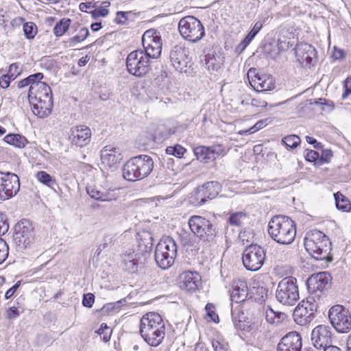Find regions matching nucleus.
<instances>
[{"label": "nucleus", "mask_w": 351, "mask_h": 351, "mask_svg": "<svg viewBox=\"0 0 351 351\" xmlns=\"http://www.w3.org/2000/svg\"><path fill=\"white\" fill-rule=\"evenodd\" d=\"M305 158L307 161L315 162L316 160L319 159V154L316 151L307 149L306 153L305 154Z\"/></svg>", "instance_id": "nucleus-55"}, {"label": "nucleus", "mask_w": 351, "mask_h": 351, "mask_svg": "<svg viewBox=\"0 0 351 351\" xmlns=\"http://www.w3.org/2000/svg\"><path fill=\"white\" fill-rule=\"evenodd\" d=\"M23 32L27 39H32L36 36L37 28L32 22H27L23 25Z\"/></svg>", "instance_id": "nucleus-39"}, {"label": "nucleus", "mask_w": 351, "mask_h": 351, "mask_svg": "<svg viewBox=\"0 0 351 351\" xmlns=\"http://www.w3.org/2000/svg\"><path fill=\"white\" fill-rule=\"evenodd\" d=\"M20 284H21L20 281H18L16 284H14L11 288H10L5 292V299H9V298H10L14 295L15 291L19 287Z\"/></svg>", "instance_id": "nucleus-57"}, {"label": "nucleus", "mask_w": 351, "mask_h": 351, "mask_svg": "<svg viewBox=\"0 0 351 351\" xmlns=\"http://www.w3.org/2000/svg\"><path fill=\"white\" fill-rule=\"evenodd\" d=\"M36 177L40 182L51 189H54V186L57 185L56 179L44 171H38Z\"/></svg>", "instance_id": "nucleus-34"}, {"label": "nucleus", "mask_w": 351, "mask_h": 351, "mask_svg": "<svg viewBox=\"0 0 351 351\" xmlns=\"http://www.w3.org/2000/svg\"><path fill=\"white\" fill-rule=\"evenodd\" d=\"M295 51L298 61L303 66L310 67L316 63L317 51L311 45L300 43L296 45Z\"/></svg>", "instance_id": "nucleus-18"}, {"label": "nucleus", "mask_w": 351, "mask_h": 351, "mask_svg": "<svg viewBox=\"0 0 351 351\" xmlns=\"http://www.w3.org/2000/svg\"><path fill=\"white\" fill-rule=\"evenodd\" d=\"M8 245L6 242L0 237V264L8 257L9 253Z\"/></svg>", "instance_id": "nucleus-46"}, {"label": "nucleus", "mask_w": 351, "mask_h": 351, "mask_svg": "<svg viewBox=\"0 0 351 351\" xmlns=\"http://www.w3.org/2000/svg\"><path fill=\"white\" fill-rule=\"evenodd\" d=\"M20 68L18 63H12L9 66L8 73H14L16 75H19L20 73Z\"/></svg>", "instance_id": "nucleus-64"}, {"label": "nucleus", "mask_w": 351, "mask_h": 351, "mask_svg": "<svg viewBox=\"0 0 351 351\" xmlns=\"http://www.w3.org/2000/svg\"><path fill=\"white\" fill-rule=\"evenodd\" d=\"M143 52L152 59L158 58L162 51V42L160 33L156 29H149L145 31L142 36Z\"/></svg>", "instance_id": "nucleus-15"}, {"label": "nucleus", "mask_w": 351, "mask_h": 351, "mask_svg": "<svg viewBox=\"0 0 351 351\" xmlns=\"http://www.w3.org/2000/svg\"><path fill=\"white\" fill-rule=\"evenodd\" d=\"M336 207L338 210L348 212L351 208L350 200L340 192L334 194Z\"/></svg>", "instance_id": "nucleus-33"}, {"label": "nucleus", "mask_w": 351, "mask_h": 351, "mask_svg": "<svg viewBox=\"0 0 351 351\" xmlns=\"http://www.w3.org/2000/svg\"><path fill=\"white\" fill-rule=\"evenodd\" d=\"M211 154L214 156V160L220 156L226 154L225 147L221 144H214L210 147Z\"/></svg>", "instance_id": "nucleus-42"}, {"label": "nucleus", "mask_w": 351, "mask_h": 351, "mask_svg": "<svg viewBox=\"0 0 351 351\" xmlns=\"http://www.w3.org/2000/svg\"><path fill=\"white\" fill-rule=\"evenodd\" d=\"M140 334L148 345L159 346L165 335V325L161 316L154 312L144 315L141 319Z\"/></svg>", "instance_id": "nucleus-1"}, {"label": "nucleus", "mask_w": 351, "mask_h": 351, "mask_svg": "<svg viewBox=\"0 0 351 351\" xmlns=\"http://www.w3.org/2000/svg\"><path fill=\"white\" fill-rule=\"evenodd\" d=\"M251 104L255 107H266L267 103L265 100H262L258 98L252 99L251 101Z\"/></svg>", "instance_id": "nucleus-62"}, {"label": "nucleus", "mask_w": 351, "mask_h": 351, "mask_svg": "<svg viewBox=\"0 0 351 351\" xmlns=\"http://www.w3.org/2000/svg\"><path fill=\"white\" fill-rule=\"evenodd\" d=\"M89 35V31L87 28L83 27L80 29L77 35L71 38L69 41L71 43H80L84 40Z\"/></svg>", "instance_id": "nucleus-45"}, {"label": "nucleus", "mask_w": 351, "mask_h": 351, "mask_svg": "<svg viewBox=\"0 0 351 351\" xmlns=\"http://www.w3.org/2000/svg\"><path fill=\"white\" fill-rule=\"evenodd\" d=\"M95 5L91 2L81 3L80 4V10L84 12H88V9L95 8Z\"/></svg>", "instance_id": "nucleus-63"}, {"label": "nucleus", "mask_w": 351, "mask_h": 351, "mask_svg": "<svg viewBox=\"0 0 351 351\" xmlns=\"http://www.w3.org/2000/svg\"><path fill=\"white\" fill-rule=\"evenodd\" d=\"M322 155L319 156V160L322 162L328 163L330 162L331 158L333 156L332 152L331 149H324L323 148Z\"/></svg>", "instance_id": "nucleus-54"}, {"label": "nucleus", "mask_w": 351, "mask_h": 351, "mask_svg": "<svg viewBox=\"0 0 351 351\" xmlns=\"http://www.w3.org/2000/svg\"><path fill=\"white\" fill-rule=\"evenodd\" d=\"M169 58L172 66L180 73H189L193 65L189 48L180 44L171 49Z\"/></svg>", "instance_id": "nucleus-12"}, {"label": "nucleus", "mask_w": 351, "mask_h": 351, "mask_svg": "<svg viewBox=\"0 0 351 351\" xmlns=\"http://www.w3.org/2000/svg\"><path fill=\"white\" fill-rule=\"evenodd\" d=\"M265 259V252L263 247L257 245L247 246L243 252L242 261L244 267L250 271H257L263 266Z\"/></svg>", "instance_id": "nucleus-14"}, {"label": "nucleus", "mask_w": 351, "mask_h": 351, "mask_svg": "<svg viewBox=\"0 0 351 351\" xmlns=\"http://www.w3.org/2000/svg\"><path fill=\"white\" fill-rule=\"evenodd\" d=\"M276 298L283 305L293 306L299 300L296 278L289 276L281 280L277 287Z\"/></svg>", "instance_id": "nucleus-8"}, {"label": "nucleus", "mask_w": 351, "mask_h": 351, "mask_svg": "<svg viewBox=\"0 0 351 351\" xmlns=\"http://www.w3.org/2000/svg\"><path fill=\"white\" fill-rule=\"evenodd\" d=\"M154 168V161L148 155H139L126 162L123 168V178L134 182L147 177Z\"/></svg>", "instance_id": "nucleus-4"}, {"label": "nucleus", "mask_w": 351, "mask_h": 351, "mask_svg": "<svg viewBox=\"0 0 351 351\" xmlns=\"http://www.w3.org/2000/svg\"><path fill=\"white\" fill-rule=\"evenodd\" d=\"M328 318L338 332H348L351 329L350 313L341 305L331 307L328 312Z\"/></svg>", "instance_id": "nucleus-13"}, {"label": "nucleus", "mask_w": 351, "mask_h": 351, "mask_svg": "<svg viewBox=\"0 0 351 351\" xmlns=\"http://www.w3.org/2000/svg\"><path fill=\"white\" fill-rule=\"evenodd\" d=\"M248 294L247 282L243 280L234 281L232 286L230 298L232 301L239 303L243 302Z\"/></svg>", "instance_id": "nucleus-27"}, {"label": "nucleus", "mask_w": 351, "mask_h": 351, "mask_svg": "<svg viewBox=\"0 0 351 351\" xmlns=\"http://www.w3.org/2000/svg\"><path fill=\"white\" fill-rule=\"evenodd\" d=\"M315 104L322 106V110L328 112H332L335 108L333 101L324 98H319Z\"/></svg>", "instance_id": "nucleus-40"}, {"label": "nucleus", "mask_w": 351, "mask_h": 351, "mask_svg": "<svg viewBox=\"0 0 351 351\" xmlns=\"http://www.w3.org/2000/svg\"><path fill=\"white\" fill-rule=\"evenodd\" d=\"M332 331L328 326L319 325L311 332V341L316 349L323 350L332 346Z\"/></svg>", "instance_id": "nucleus-17"}, {"label": "nucleus", "mask_w": 351, "mask_h": 351, "mask_svg": "<svg viewBox=\"0 0 351 351\" xmlns=\"http://www.w3.org/2000/svg\"><path fill=\"white\" fill-rule=\"evenodd\" d=\"M315 309V305L307 300L306 302L302 301V304H300L295 308L294 311V316L295 317H299L300 318V322H311L314 317V311Z\"/></svg>", "instance_id": "nucleus-25"}, {"label": "nucleus", "mask_w": 351, "mask_h": 351, "mask_svg": "<svg viewBox=\"0 0 351 351\" xmlns=\"http://www.w3.org/2000/svg\"><path fill=\"white\" fill-rule=\"evenodd\" d=\"M186 152V149L180 145L175 146H169L166 148V153L169 155L174 156L178 158L183 156Z\"/></svg>", "instance_id": "nucleus-38"}, {"label": "nucleus", "mask_w": 351, "mask_h": 351, "mask_svg": "<svg viewBox=\"0 0 351 351\" xmlns=\"http://www.w3.org/2000/svg\"><path fill=\"white\" fill-rule=\"evenodd\" d=\"M332 277L328 272H320L311 276L307 280V286L309 290L313 291L327 289L330 286Z\"/></svg>", "instance_id": "nucleus-21"}, {"label": "nucleus", "mask_w": 351, "mask_h": 351, "mask_svg": "<svg viewBox=\"0 0 351 351\" xmlns=\"http://www.w3.org/2000/svg\"><path fill=\"white\" fill-rule=\"evenodd\" d=\"M205 310L206 311L207 316L209 317L213 322H217L219 321L218 315L215 313V306L211 303H208L206 305Z\"/></svg>", "instance_id": "nucleus-49"}, {"label": "nucleus", "mask_w": 351, "mask_h": 351, "mask_svg": "<svg viewBox=\"0 0 351 351\" xmlns=\"http://www.w3.org/2000/svg\"><path fill=\"white\" fill-rule=\"evenodd\" d=\"M300 141V138L295 134L287 136L282 139V143L291 149L297 147Z\"/></svg>", "instance_id": "nucleus-37"}, {"label": "nucleus", "mask_w": 351, "mask_h": 351, "mask_svg": "<svg viewBox=\"0 0 351 351\" xmlns=\"http://www.w3.org/2000/svg\"><path fill=\"white\" fill-rule=\"evenodd\" d=\"M102 6L95 8L94 10L90 12L91 15L94 19H97L101 16L105 17L108 14L109 11L108 8L110 5V2L104 1L102 3Z\"/></svg>", "instance_id": "nucleus-36"}, {"label": "nucleus", "mask_w": 351, "mask_h": 351, "mask_svg": "<svg viewBox=\"0 0 351 351\" xmlns=\"http://www.w3.org/2000/svg\"><path fill=\"white\" fill-rule=\"evenodd\" d=\"M10 84V78L8 75H2L0 77V86L2 88H7L9 87Z\"/></svg>", "instance_id": "nucleus-61"}, {"label": "nucleus", "mask_w": 351, "mask_h": 351, "mask_svg": "<svg viewBox=\"0 0 351 351\" xmlns=\"http://www.w3.org/2000/svg\"><path fill=\"white\" fill-rule=\"evenodd\" d=\"M43 77L44 75L42 73H36L26 77L29 83V88H32L34 86H36L37 84L44 83L40 81Z\"/></svg>", "instance_id": "nucleus-44"}, {"label": "nucleus", "mask_w": 351, "mask_h": 351, "mask_svg": "<svg viewBox=\"0 0 351 351\" xmlns=\"http://www.w3.org/2000/svg\"><path fill=\"white\" fill-rule=\"evenodd\" d=\"M115 241L114 237L112 234L106 235L102 241V243L100 244L102 247V249H106L112 245H114Z\"/></svg>", "instance_id": "nucleus-52"}, {"label": "nucleus", "mask_w": 351, "mask_h": 351, "mask_svg": "<svg viewBox=\"0 0 351 351\" xmlns=\"http://www.w3.org/2000/svg\"><path fill=\"white\" fill-rule=\"evenodd\" d=\"M306 140L308 143L313 145L314 147L317 149H322L323 147V145L321 143L317 142V140L312 136H306Z\"/></svg>", "instance_id": "nucleus-58"}, {"label": "nucleus", "mask_w": 351, "mask_h": 351, "mask_svg": "<svg viewBox=\"0 0 351 351\" xmlns=\"http://www.w3.org/2000/svg\"><path fill=\"white\" fill-rule=\"evenodd\" d=\"M212 346L215 351H227L228 345L219 341H213Z\"/></svg>", "instance_id": "nucleus-56"}, {"label": "nucleus", "mask_w": 351, "mask_h": 351, "mask_svg": "<svg viewBox=\"0 0 351 351\" xmlns=\"http://www.w3.org/2000/svg\"><path fill=\"white\" fill-rule=\"evenodd\" d=\"M246 215L243 213H236L232 214L229 217V223L232 226H239L242 223L243 219H245Z\"/></svg>", "instance_id": "nucleus-43"}, {"label": "nucleus", "mask_w": 351, "mask_h": 351, "mask_svg": "<svg viewBox=\"0 0 351 351\" xmlns=\"http://www.w3.org/2000/svg\"><path fill=\"white\" fill-rule=\"evenodd\" d=\"M178 29L181 36L192 43L200 40L205 34L202 23L193 16L182 18L179 22Z\"/></svg>", "instance_id": "nucleus-10"}, {"label": "nucleus", "mask_w": 351, "mask_h": 351, "mask_svg": "<svg viewBox=\"0 0 351 351\" xmlns=\"http://www.w3.org/2000/svg\"><path fill=\"white\" fill-rule=\"evenodd\" d=\"M71 21L69 19L63 18L60 20L53 27V34L56 37L62 36L68 29Z\"/></svg>", "instance_id": "nucleus-35"}, {"label": "nucleus", "mask_w": 351, "mask_h": 351, "mask_svg": "<svg viewBox=\"0 0 351 351\" xmlns=\"http://www.w3.org/2000/svg\"><path fill=\"white\" fill-rule=\"evenodd\" d=\"M265 125H266V123H265V121H259L253 127L250 128L247 130H241L239 133L240 134H253L255 132L262 129Z\"/></svg>", "instance_id": "nucleus-48"}, {"label": "nucleus", "mask_w": 351, "mask_h": 351, "mask_svg": "<svg viewBox=\"0 0 351 351\" xmlns=\"http://www.w3.org/2000/svg\"><path fill=\"white\" fill-rule=\"evenodd\" d=\"M86 192L91 198L101 202L116 200L119 196L115 189H111L101 191L94 186H87Z\"/></svg>", "instance_id": "nucleus-24"}, {"label": "nucleus", "mask_w": 351, "mask_h": 351, "mask_svg": "<svg viewBox=\"0 0 351 351\" xmlns=\"http://www.w3.org/2000/svg\"><path fill=\"white\" fill-rule=\"evenodd\" d=\"M193 152L197 158L204 163L214 160V156L211 154L210 147L198 146L194 148Z\"/></svg>", "instance_id": "nucleus-31"}, {"label": "nucleus", "mask_w": 351, "mask_h": 351, "mask_svg": "<svg viewBox=\"0 0 351 351\" xmlns=\"http://www.w3.org/2000/svg\"><path fill=\"white\" fill-rule=\"evenodd\" d=\"M182 288L189 291L197 290L202 285L201 276L197 272L186 271L181 275Z\"/></svg>", "instance_id": "nucleus-23"}, {"label": "nucleus", "mask_w": 351, "mask_h": 351, "mask_svg": "<svg viewBox=\"0 0 351 351\" xmlns=\"http://www.w3.org/2000/svg\"><path fill=\"white\" fill-rule=\"evenodd\" d=\"M97 333L102 337V339L104 342H108L110 339L112 330L107 326L106 324L102 323L97 330Z\"/></svg>", "instance_id": "nucleus-41"}, {"label": "nucleus", "mask_w": 351, "mask_h": 351, "mask_svg": "<svg viewBox=\"0 0 351 351\" xmlns=\"http://www.w3.org/2000/svg\"><path fill=\"white\" fill-rule=\"evenodd\" d=\"M177 255V245L173 238L167 237L161 239L155 249V261L161 269L169 268Z\"/></svg>", "instance_id": "nucleus-6"}, {"label": "nucleus", "mask_w": 351, "mask_h": 351, "mask_svg": "<svg viewBox=\"0 0 351 351\" xmlns=\"http://www.w3.org/2000/svg\"><path fill=\"white\" fill-rule=\"evenodd\" d=\"M13 241L17 251H23L34 243L35 229L28 220L23 219L16 224Z\"/></svg>", "instance_id": "nucleus-9"}, {"label": "nucleus", "mask_w": 351, "mask_h": 351, "mask_svg": "<svg viewBox=\"0 0 351 351\" xmlns=\"http://www.w3.org/2000/svg\"><path fill=\"white\" fill-rule=\"evenodd\" d=\"M19 315V312L16 307L12 306V307H10L8 309L7 316L9 319H14V318L17 317Z\"/></svg>", "instance_id": "nucleus-59"}, {"label": "nucleus", "mask_w": 351, "mask_h": 351, "mask_svg": "<svg viewBox=\"0 0 351 351\" xmlns=\"http://www.w3.org/2000/svg\"><path fill=\"white\" fill-rule=\"evenodd\" d=\"M255 79L252 80V86L258 92H265L275 88L274 81L272 77L265 74H256Z\"/></svg>", "instance_id": "nucleus-28"}, {"label": "nucleus", "mask_w": 351, "mask_h": 351, "mask_svg": "<svg viewBox=\"0 0 351 351\" xmlns=\"http://www.w3.org/2000/svg\"><path fill=\"white\" fill-rule=\"evenodd\" d=\"M100 153L102 164L108 167L116 166L123 158L120 149L112 145L104 147Z\"/></svg>", "instance_id": "nucleus-20"}, {"label": "nucleus", "mask_w": 351, "mask_h": 351, "mask_svg": "<svg viewBox=\"0 0 351 351\" xmlns=\"http://www.w3.org/2000/svg\"><path fill=\"white\" fill-rule=\"evenodd\" d=\"M72 143L77 146L84 147L90 141L91 132L85 125L76 126L71 130Z\"/></svg>", "instance_id": "nucleus-22"}, {"label": "nucleus", "mask_w": 351, "mask_h": 351, "mask_svg": "<svg viewBox=\"0 0 351 351\" xmlns=\"http://www.w3.org/2000/svg\"><path fill=\"white\" fill-rule=\"evenodd\" d=\"M304 247L306 252L317 261H324L326 264L332 261L330 254L332 243L329 238L319 230H313L306 234Z\"/></svg>", "instance_id": "nucleus-2"}, {"label": "nucleus", "mask_w": 351, "mask_h": 351, "mask_svg": "<svg viewBox=\"0 0 351 351\" xmlns=\"http://www.w3.org/2000/svg\"><path fill=\"white\" fill-rule=\"evenodd\" d=\"M95 301V295L93 293H88L84 295L82 300V304L86 307H92Z\"/></svg>", "instance_id": "nucleus-53"}, {"label": "nucleus", "mask_w": 351, "mask_h": 351, "mask_svg": "<svg viewBox=\"0 0 351 351\" xmlns=\"http://www.w3.org/2000/svg\"><path fill=\"white\" fill-rule=\"evenodd\" d=\"M20 189L19 178L13 173L0 171V200L14 196Z\"/></svg>", "instance_id": "nucleus-16"}, {"label": "nucleus", "mask_w": 351, "mask_h": 351, "mask_svg": "<svg viewBox=\"0 0 351 351\" xmlns=\"http://www.w3.org/2000/svg\"><path fill=\"white\" fill-rule=\"evenodd\" d=\"M243 318H244V314L242 313L239 315V319L237 320L236 318H233V322L237 328L244 330L246 328H248L250 325L248 324L249 322L245 324V322L242 320Z\"/></svg>", "instance_id": "nucleus-51"}, {"label": "nucleus", "mask_w": 351, "mask_h": 351, "mask_svg": "<svg viewBox=\"0 0 351 351\" xmlns=\"http://www.w3.org/2000/svg\"><path fill=\"white\" fill-rule=\"evenodd\" d=\"M215 61L216 60L213 57L205 56V67L208 71L217 70L220 66Z\"/></svg>", "instance_id": "nucleus-47"}, {"label": "nucleus", "mask_w": 351, "mask_h": 351, "mask_svg": "<svg viewBox=\"0 0 351 351\" xmlns=\"http://www.w3.org/2000/svg\"><path fill=\"white\" fill-rule=\"evenodd\" d=\"M3 141L11 145H13L18 148H23L27 144L28 141L27 138L19 134H7Z\"/></svg>", "instance_id": "nucleus-30"}, {"label": "nucleus", "mask_w": 351, "mask_h": 351, "mask_svg": "<svg viewBox=\"0 0 351 351\" xmlns=\"http://www.w3.org/2000/svg\"><path fill=\"white\" fill-rule=\"evenodd\" d=\"M29 103L32 106V112L39 117H45L51 112L53 100L36 99V101H29Z\"/></svg>", "instance_id": "nucleus-29"}, {"label": "nucleus", "mask_w": 351, "mask_h": 351, "mask_svg": "<svg viewBox=\"0 0 351 351\" xmlns=\"http://www.w3.org/2000/svg\"><path fill=\"white\" fill-rule=\"evenodd\" d=\"M267 231L276 242L289 245L293 243L296 235L295 224L287 216H274L269 221Z\"/></svg>", "instance_id": "nucleus-3"}, {"label": "nucleus", "mask_w": 351, "mask_h": 351, "mask_svg": "<svg viewBox=\"0 0 351 351\" xmlns=\"http://www.w3.org/2000/svg\"><path fill=\"white\" fill-rule=\"evenodd\" d=\"M221 190L219 182H208L197 186L190 196V202L195 206H200L209 199L215 198Z\"/></svg>", "instance_id": "nucleus-11"}, {"label": "nucleus", "mask_w": 351, "mask_h": 351, "mask_svg": "<svg viewBox=\"0 0 351 351\" xmlns=\"http://www.w3.org/2000/svg\"><path fill=\"white\" fill-rule=\"evenodd\" d=\"M151 59L142 49L130 52L126 58L128 73L138 77L145 76L151 71Z\"/></svg>", "instance_id": "nucleus-7"}, {"label": "nucleus", "mask_w": 351, "mask_h": 351, "mask_svg": "<svg viewBox=\"0 0 351 351\" xmlns=\"http://www.w3.org/2000/svg\"><path fill=\"white\" fill-rule=\"evenodd\" d=\"M188 224L193 234L203 243L210 245L216 242L219 229L208 219L199 215H192L189 219Z\"/></svg>", "instance_id": "nucleus-5"}, {"label": "nucleus", "mask_w": 351, "mask_h": 351, "mask_svg": "<svg viewBox=\"0 0 351 351\" xmlns=\"http://www.w3.org/2000/svg\"><path fill=\"white\" fill-rule=\"evenodd\" d=\"M46 91L51 92V88L45 82L37 84L36 86H33L32 88H29V101L32 100L36 101V98L40 97L42 95L41 94H44Z\"/></svg>", "instance_id": "nucleus-32"}, {"label": "nucleus", "mask_w": 351, "mask_h": 351, "mask_svg": "<svg viewBox=\"0 0 351 351\" xmlns=\"http://www.w3.org/2000/svg\"><path fill=\"white\" fill-rule=\"evenodd\" d=\"M276 311L274 309H272L270 306H267L265 310V318L267 322L276 324Z\"/></svg>", "instance_id": "nucleus-50"}, {"label": "nucleus", "mask_w": 351, "mask_h": 351, "mask_svg": "<svg viewBox=\"0 0 351 351\" xmlns=\"http://www.w3.org/2000/svg\"><path fill=\"white\" fill-rule=\"evenodd\" d=\"M142 263L140 254L135 253L134 251L126 252L122 259L123 269L130 274L136 273L138 265Z\"/></svg>", "instance_id": "nucleus-26"}, {"label": "nucleus", "mask_w": 351, "mask_h": 351, "mask_svg": "<svg viewBox=\"0 0 351 351\" xmlns=\"http://www.w3.org/2000/svg\"><path fill=\"white\" fill-rule=\"evenodd\" d=\"M117 304H119V306H121L125 305L126 304V299L123 298L116 302L107 304L106 306H104V308H106L107 311L109 309H114L115 308V305Z\"/></svg>", "instance_id": "nucleus-60"}, {"label": "nucleus", "mask_w": 351, "mask_h": 351, "mask_svg": "<svg viewBox=\"0 0 351 351\" xmlns=\"http://www.w3.org/2000/svg\"><path fill=\"white\" fill-rule=\"evenodd\" d=\"M302 346L301 335L296 331H292L280 339L277 351H301Z\"/></svg>", "instance_id": "nucleus-19"}]
</instances>
